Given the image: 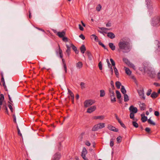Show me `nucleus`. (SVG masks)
<instances>
[{
  "instance_id": "1",
  "label": "nucleus",
  "mask_w": 160,
  "mask_h": 160,
  "mask_svg": "<svg viewBox=\"0 0 160 160\" xmlns=\"http://www.w3.org/2000/svg\"><path fill=\"white\" fill-rule=\"evenodd\" d=\"M118 50H122L124 53L129 52L131 49L129 43L126 40V38H122L118 43Z\"/></svg>"
},
{
  "instance_id": "2",
  "label": "nucleus",
  "mask_w": 160,
  "mask_h": 160,
  "mask_svg": "<svg viewBox=\"0 0 160 160\" xmlns=\"http://www.w3.org/2000/svg\"><path fill=\"white\" fill-rule=\"evenodd\" d=\"M152 23L154 26L158 27L160 26V17L154 18L152 20Z\"/></svg>"
},
{
  "instance_id": "3",
  "label": "nucleus",
  "mask_w": 160,
  "mask_h": 160,
  "mask_svg": "<svg viewBox=\"0 0 160 160\" xmlns=\"http://www.w3.org/2000/svg\"><path fill=\"white\" fill-rule=\"evenodd\" d=\"M105 127L104 123H100L94 126L92 129V131H97Z\"/></svg>"
},
{
  "instance_id": "4",
  "label": "nucleus",
  "mask_w": 160,
  "mask_h": 160,
  "mask_svg": "<svg viewBox=\"0 0 160 160\" xmlns=\"http://www.w3.org/2000/svg\"><path fill=\"white\" fill-rule=\"evenodd\" d=\"M95 102L94 100L88 99L85 101L84 103V106L85 108H87L92 105Z\"/></svg>"
},
{
  "instance_id": "5",
  "label": "nucleus",
  "mask_w": 160,
  "mask_h": 160,
  "mask_svg": "<svg viewBox=\"0 0 160 160\" xmlns=\"http://www.w3.org/2000/svg\"><path fill=\"white\" fill-rule=\"evenodd\" d=\"M87 153L88 152L86 148L85 147H83L82 151L81 156L84 160H88V158L86 157V155Z\"/></svg>"
},
{
  "instance_id": "6",
  "label": "nucleus",
  "mask_w": 160,
  "mask_h": 160,
  "mask_svg": "<svg viewBox=\"0 0 160 160\" xmlns=\"http://www.w3.org/2000/svg\"><path fill=\"white\" fill-rule=\"evenodd\" d=\"M123 61L129 67L135 69V66L133 64L131 63L128 59L126 58L123 59Z\"/></svg>"
},
{
  "instance_id": "7",
  "label": "nucleus",
  "mask_w": 160,
  "mask_h": 160,
  "mask_svg": "<svg viewBox=\"0 0 160 160\" xmlns=\"http://www.w3.org/2000/svg\"><path fill=\"white\" fill-rule=\"evenodd\" d=\"M138 92L140 98L144 100L145 98V97L144 95V90L143 88L139 90L138 91Z\"/></svg>"
},
{
  "instance_id": "8",
  "label": "nucleus",
  "mask_w": 160,
  "mask_h": 160,
  "mask_svg": "<svg viewBox=\"0 0 160 160\" xmlns=\"http://www.w3.org/2000/svg\"><path fill=\"white\" fill-rule=\"evenodd\" d=\"M129 110L130 112H132L134 113H136L138 111V109L136 107H134L133 105L131 106L129 108Z\"/></svg>"
},
{
  "instance_id": "9",
  "label": "nucleus",
  "mask_w": 160,
  "mask_h": 160,
  "mask_svg": "<svg viewBox=\"0 0 160 160\" xmlns=\"http://www.w3.org/2000/svg\"><path fill=\"white\" fill-rule=\"evenodd\" d=\"M96 109V106H93L88 108L87 112L89 113H91L95 111Z\"/></svg>"
},
{
  "instance_id": "10",
  "label": "nucleus",
  "mask_w": 160,
  "mask_h": 160,
  "mask_svg": "<svg viewBox=\"0 0 160 160\" xmlns=\"http://www.w3.org/2000/svg\"><path fill=\"white\" fill-rule=\"evenodd\" d=\"M58 49L56 50V52L57 54L59 53L60 57L62 59L63 58L62 51V49L60 48L59 44H58Z\"/></svg>"
},
{
  "instance_id": "11",
  "label": "nucleus",
  "mask_w": 160,
  "mask_h": 160,
  "mask_svg": "<svg viewBox=\"0 0 160 160\" xmlns=\"http://www.w3.org/2000/svg\"><path fill=\"white\" fill-rule=\"evenodd\" d=\"M61 156L60 153L58 152L55 154L53 156V158L52 160H59Z\"/></svg>"
},
{
  "instance_id": "12",
  "label": "nucleus",
  "mask_w": 160,
  "mask_h": 160,
  "mask_svg": "<svg viewBox=\"0 0 160 160\" xmlns=\"http://www.w3.org/2000/svg\"><path fill=\"white\" fill-rule=\"evenodd\" d=\"M147 2V7L149 9H152V3L151 0H146Z\"/></svg>"
},
{
  "instance_id": "13",
  "label": "nucleus",
  "mask_w": 160,
  "mask_h": 160,
  "mask_svg": "<svg viewBox=\"0 0 160 160\" xmlns=\"http://www.w3.org/2000/svg\"><path fill=\"white\" fill-rule=\"evenodd\" d=\"M138 103L139 105V107L140 110L142 111H143L146 109V105L145 104L142 102H139Z\"/></svg>"
},
{
  "instance_id": "14",
  "label": "nucleus",
  "mask_w": 160,
  "mask_h": 160,
  "mask_svg": "<svg viewBox=\"0 0 160 160\" xmlns=\"http://www.w3.org/2000/svg\"><path fill=\"white\" fill-rule=\"evenodd\" d=\"M108 128L109 130L113 131L118 132V128H116L115 127L110 125H108Z\"/></svg>"
},
{
  "instance_id": "15",
  "label": "nucleus",
  "mask_w": 160,
  "mask_h": 160,
  "mask_svg": "<svg viewBox=\"0 0 160 160\" xmlns=\"http://www.w3.org/2000/svg\"><path fill=\"white\" fill-rule=\"evenodd\" d=\"M148 75L151 78H153L155 77V73L154 71H149L148 72Z\"/></svg>"
},
{
  "instance_id": "16",
  "label": "nucleus",
  "mask_w": 160,
  "mask_h": 160,
  "mask_svg": "<svg viewBox=\"0 0 160 160\" xmlns=\"http://www.w3.org/2000/svg\"><path fill=\"white\" fill-rule=\"evenodd\" d=\"M2 109L3 110H5V112L6 113L8 114V111L7 106L6 103H5V104H2Z\"/></svg>"
},
{
  "instance_id": "17",
  "label": "nucleus",
  "mask_w": 160,
  "mask_h": 160,
  "mask_svg": "<svg viewBox=\"0 0 160 160\" xmlns=\"http://www.w3.org/2000/svg\"><path fill=\"white\" fill-rule=\"evenodd\" d=\"M111 97V100L112 102H114L116 101V98L115 97L114 92L113 93H111L109 94Z\"/></svg>"
},
{
  "instance_id": "18",
  "label": "nucleus",
  "mask_w": 160,
  "mask_h": 160,
  "mask_svg": "<svg viewBox=\"0 0 160 160\" xmlns=\"http://www.w3.org/2000/svg\"><path fill=\"white\" fill-rule=\"evenodd\" d=\"M105 118V116L103 115H100L98 116H94L92 118V119L96 120L98 119H99L100 120H103Z\"/></svg>"
},
{
  "instance_id": "19",
  "label": "nucleus",
  "mask_w": 160,
  "mask_h": 160,
  "mask_svg": "<svg viewBox=\"0 0 160 160\" xmlns=\"http://www.w3.org/2000/svg\"><path fill=\"white\" fill-rule=\"evenodd\" d=\"M4 99V95L2 94H0V110H1V105H2L3 101Z\"/></svg>"
},
{
  "instance_id": "20",
  "label": "nucleus",
  "mask_w": 160,
  "mask_h": 160,
  "mask_svg": "<svg viewBox=\"0 0 160 160\" xmlns=\"http://www.w3.org/2000/svg\"><path fill=\"white\" fill-rule=\"evenodd\" d=\"M65 34V32L62 31V32H58L57 33V35L60 38H62L63 37Z\"/></svg>"
},
{
  "instance_id": "21",
  "label": "nucleus",
  "mask_w": 160,
  "mask_h": 160,
  "mask_svg": "<svg viewBox=\"0 0 160 160\" xmlns=\"http://www.w3.org/2000/svg\"><path fill=\"white\" fill-rule=\"evenodd\" d=\"M66 46L67 48V49L66 50V52L67 53L68 56H69L71 53L70 47L67 45H66Z\"/></svg>"
},
{
  "instance_id": "22",
  "label": "nucleus",
  "mask_w": 160,
  "mask_h": 160,
  "mask_svg": "<svg viewBox=\"0 0 160 160\" xmlns=\"http://www.w3.org/2000/svg\"><path fill=\"white\" fill-rule=\"evenodd\" d=\"M107 36L111 39L114 38L115 37V35L112 32H108L107 34Z\"/></svg>"
},
{
  "instance_id": "23",
  "label": "nucleus",
  "mask_w": 160,
  "mask_h": 160,
  "mask_svg": "<svg viewBox=\"0 0 160 160\" xmlns=\"http://www.w3.org/2000/svg\"><path fill=\"white\" fill-rule=\"evenodd\" d=\"M8 107L10 109V111L12 112H13L14 110L12 107V106H13V104H11V102H8Z\"/></svg>"
},
{
  "instance_id": "24",
  "label": "nucleus",
  "mask_w": 160,
  "mask_h": 160,
  "mask_svg": "<svg viewBox=\"0 0 160 160\" xmlns=\"http://www.w3.org/2000/svg\"><path fill=\"white\" fill-rule=\"evenodd\" d=\"M86 53L87 54L88 56V59L90 60H92V56L91 54V53L89 51H87L86 52Z\"/></svg>"
},
{
  "instance_id": "25",
  "label": "nucleus",
  "mask_w": 160,
  "mask_h": 160,
  "mask_svg": "<svg viewBox=\"0 0 160 160\" xmlns=\"http://www.w3.org/2000/svg\"><path fill=\"white\" fill-rule=\"evenodd\" d=\"M71 46L72 49L75 52V53L76 54L78 53L79 52L77 50V48L76 47H75L74 45L72 44H71Z\"/></svg>"
},
{
  "instance_id": "26",
  "label": "nucleus",
  "mask_w": 160,
  "mask_h": 160,
  "mask_svg": "<svg viewBox=\"0 0 160 160\" xmlns=\"http://www.w3.org/2000/svg\"><path fill=\"white\" fill-rule=\"evenodd\" d=\"M83 64L82 62H79L76 64V67L77 68L80 69L82 67Z\"/></svg>"
},
{
  "instance_id": "27",
  "label": "nucleus",
  "mask_w": 160,
  "mask_h": 160,
  "mask_svg": "<svg viewBox=\"0 0 160 160\" xmlns=\"http://www.w3.org/2000/svg\"><path fill=\"white\" fill-rule=\"evenodd\" d=\"M80 49L81 52L82 53H84L86 50L84 45H82L80 48Z\"/></svg>"
},
{
  "instance_id": "28",
  "label": "nucleus",
  "mask_w": 160,
  "mask_h": 160,
  "mask_svg": "<svg viewBox=\"0 0 160 160\" xmlns=\"http://www.w3.org/2000/svg\"><path fill=\"white\" fill-rule=\"evenodd\" d=\"M109 46L112 50L114 51L115 49V46L114 45L113 43H109Z\"/></svg>"
},
{
  "instance_id": "29",
  "label": "nucleus",
  "mask_w": 160,
  "mask_h": 160,
  "mask_svg": "<svg viewBox=\"0 0 160 160\" xmlns=\"http://www.w3.org/2000/svg\"><path fill=\"white\" fill-rule=\"evenodd\" d=\"M158 96V94L155 92H153L151 94V97L154 98H156Z\"/></svg>"
},
{
  "instance_id": "30",
  "label": "nucleus",
  "mask_w": 160,
  "mask_h": 160,
  "mask_svg": "<svg viewBox=\"0 0 160 160\" xmlns=\"http://www.w3.org/2000/svg\"><path fill=\"white\" fill-rule=\"evenodd\" d=\"M113 69L117 77L118 78L119 76V73L118 70L116 67H113Z\"/></svg>"
},
{
  "instance_id": "31",
  "label": "nucleus",
  "mask_w": 160,
  "mask_h": 160,
  "mask_svg": "<svg viewBox=\"0 0 160 160\" xmlns=\"http://www.w3.org/2000/svg\"><path fill=\"white\" fill-rule=\"evenodd\" d=\"M116 92L117 98L119 99L121 97V95L120 92L118 90H116Z\"/></svg>"
},
{
  "instance_id": "32",
  "label": "nucleus",
  "mask_w": 160,
  "mask_h": 160,
  "mask_svg": "<svg viewBox=\"0 0 160 160\" xmlns=\"http://www.w3.org/2000/svg\"><path fill=\"white\" fill-rule=\"evenodd\" d=\"M124 98L125 102H127L129 100L128 96L126 94H124Z\"/></svg>"
},
{
  "instance_id": "33",
  "label": "nucleus",
  "mask_w": 160,
  "mask_h": 160,
  "mask_svg": "<svg viewBox=\"0 0 160 160\" xmlns=\"http://www.w3.org/2000/svg\"><path fill=\"white\" fill-rule=\"evenodd\" d=\"M125 68V70L126 73L128 75H130L131 74V72L130 69L127 68Z\"/></svg>"
},
{
  "instance_id": "34",
  "label": "nucleus",
  "mask_w": 160,
  "mask_h": 160,
  "mask_svg": "<svg viewBox=\"0 0 160 160\" xmlns=\"http://www.w3.org/2000/svg\"><path fill=\"white\" fill-rule=\"evenodd\" d=\"M100 97H103L105 95V91L103 90H100Z\"/></svg>"
},
{
  "instance_id": "35",
  "label": "nucleus",
  "mask_w": 160,
  "mask_h": 160,
  "mask_svg": "<svg viewBox=\"0 0 160 160\" xmlns=\"http://www.w3.org/2000/svg\"><path fill=\"white\" fill-rule=\"evenodd\" d=\"M121 92L124 94H125L126 92V91L124 87L123 86H122L121 87Z\"/></svg>"
},
{
  "instance_id": "36",
  "label": "nucleus",
  "mask_w": 160,
  "mask_h": 160,
  "mask_svg": "<svg viewBox=\"0 0 160 160\" xmlns=\"http://www.w3.org/2000/svg\"><path fill=\"white\" fill-rule=\"evenodd\" d=\"M116 87L118 89L120 88V86L121 85V84L119 81H117L115 83Z\"/></svg>"
},
{
  "instance_id": "37",
  "label": "nucleus",
  "mask_w": 160,
  "mask_h": 160,
  "mask_svg": "<svg viewBox=\"0 0 160 160\" xmlns=\"http://www.w3.org/2000/svg\"><path fill=\"white\" fill-rule=\"evenodd\" d=\"M122 138L121 136H119L117 138V141L118 143H119L121 142Z\"/></svg>"
},
{
  "instance_id": "38",
  "label": "nucleus",
  "mask_w": 160,
  "mask_h": 160,
  "mask_svg": "<svg viewBox=\"0 0 160 160\" xmlns=\"http://www.w3.org/2000/svg\"><path fill=\"white\" fill-rule=\"evenodd\" d=\"M142 122H144L146 121L147 120L148 121V118L146 116H143L142 117L141 119Z\"/></svg>"
},
{
  "instance_id": "39",
  "label": "nucleus",
  "mask_w": 160,
  "mask_h": 160,
  "mask_svg": "<svg viewBox=\"0 0 160 160\" xmlns=\"http://www.w3.org/2000/svg\"><path fill=\"white\" fill-rule=\"evenodd\" d=\"M148 122L149 124H152L153 125H156L155 123L152 121L151 120L150 118H149L148 120Z\"/></svg>"
},
{
  "instance_id": "40",
  "label": "nucleus",
  "mask_w": 160,
  "mask_h": 160,
  "mask_svg": "<svg viewBox=\"0 0 160 160\" xmlns=\"http://www.w3.org/2000/svg\"><path fill=\"white\" fill-rule=\"evenodd\" d=\"M132 124L133 126L136 128H137L138 127V123L135 121H133L132 122Z\"/></svg>"
},
{
  "instance_id": "41",
  "label": "nucleus",
  "mask_w": 160,
  "mask_h": 160,
  "mask_svg": "<svg viewBox=\"0 0 160 160\" xmlns=\"http://www.w3.org/2000/svg\"><path fill=\"white\" fill-rule=\"evenodd\" d=\"M98 44L99 45L101 46L102 47L104 48V49H107V50L108 49H107V48L101 42H98Z\"/></svg>"
},
{
  "instance_id": "42",
  "label": "nucleus",
  "mask_w": 160,
  "mask_h": 160,
  "mask_svg": "<svg viewBox=\"0 0 160 160\" xmlns=\"http://www.w3.org/2000/svg\"><path fill=\"white\" fill-rule=\"evenodd\" d=\"M118 122L120 123V124L122 127H123L125 128H126L124 124L121 121V120L118 121Z\"/></svg>"
},
{
  "instance_id": "43",
  "label": "nucleus",
  "mask_w": 160,
  "mask_h": 160,
  "mask_svg": "<svg viewBox=\"0 0 160 160\" xmlns=\"http://www.w3.org/2000/svg\"><path fill=\"white\" fill-rule=\"evenodd\" d=\"M68 92L69 93V94L70 95V96L71 97V98L72 97V98H73V97H74V94L69 89H68Z\"/></svg>"
},
{
  "instance_id": "44",
  "label": "nucleus",
  "mask_w": 160,
  "mask_h": 160,
  "mask_svg": "<svg viewBox=\"0 0 160 160\" xmlns=\"http://www.w3.org/2000/svg\"><path fill=\"white\" fill-rule=\"evenodd\" d=\"M80 85L81 87V88H82V89H83L85 88V83L84 82H81L80 84Z\"/></svg>"
},
{
  "instance_id": "45",
  "label": "nucleus",
  "mask_w": 160,
  "mask_h": 160,
  "mask_svg": "<svg viewBox=\"0 0 160 160\" xmlns=\"http://www.w3.org/2000/svg\"><path fill=\"white\" fill-rule=\"evenodd\" d=\"M110 61L111 63L112 66H113V67H115V63L113 60L111 58L110 59Z\"/></svg>"
},
{
  "instance_id": "46",
  "label": "nucleus",
  "mask_w": 160,
  "mask_h": 160,
  "mask_svg": "<svg viewBox=\"0 0 160 160\" xmlns=\"http://www.w3.org/2000/svg\"><path fill=\"white\" fill-rule=\"evenodd\" d=\"M98 66L99 68V69L100 70H102V64L101 62H99L98 64Z\"/></svg>"
},
{
  "instance_id": "47",
  "label": "nucleus",
  "mask_w": 160,
  "mask_h": 160,
  "mask_svg": "<svg viewBox=\"0 0 160 160\" xmlns=\"http://www.w3.org/2000/svg\"><path fill=\"white\" fill-rule=\"evenodd\" d=\"M145 131L148 134H151V130L149 128H146L145 129Z\"/></svg>"
},
{
  "instance_id": "48",
  "label": "nucleus",
  "mask_w": 160,
  "mask_h": 160,
  "mask_svg": "<svg viewBox=\"0 0 160 160\" xmlns=\"http://www.w3.org/2000/svg\"><path fill=\"white\" fill-rule=\"evenodd\" d=\"M17 130H18V135H20L21 137H22V135L20 132V130L19 129V128L18 126H17Z\"/></svg>"
},
{
  "instance_id": "49",
  "label": "nucleus",
  "mask_w": 160,
  "mask_h": 160,
  "mask_svg": "<svg viewBox=\"0 0 160 160\" xmlns=\"http://www.w3.org/2000/svg\"><path fill=\"white\" fill-rule=\"evenodd\" d=\"M134 113L130 112V118L131 119H132L133 120H134Z\"/></svg>"
},
{
  "instance_id": "50",
  "label": "nucleus",
  "mask_w": 160,
  "mask_h": 160,
  "mask_svg": "<svg viewBox=\"0 0 160 160\" xmlns=\"http://www.w3.org/2000/svg\"><path fill=\"white\" fill-rule=\"evenodd\" d=\"M114 145V142L112 139H111L110 140V146L111 147L113 146Z\"/></svg>"
},
{
  "instance_id": "51",
  "label": "nucleus",
  "mask_w": 160,
  "mask_h": 160,
  "mask_svg": "<svg viewBox=\"0 0 160 160\" xmlns=\"http://www.w3.org/2000/svg\"><path fill=\"white\" fill-rule=\"evenodd\" d=\"M101 6L100 4L98 5V6L96 8V10L98 11H100L101 9Z\"/></svg>"
},
{
  "instance_id": "52",
  "label": "nucleus",
  "mask_w": 160,
  "mask_h": 160,
  "mask_svg": "<svg viewBox=\"0 0 160 160\" xmlns=\"http://www.w3.org/2000/svg\"><path fill=\"white\" fill-rule=\"evenodd\" d=\"M91 37H92V38H94V40L95 41H97V40H98V37L96 36L94 34L92 35H91Z\"/></svg>"
},
{
  "instance_id": "53",
  "label": "nucleus",
  "mask_w": 160,
  "mask_h": 160,
  "mask_svg": "<svg viewBox=\"0 0 160 160\" xmlns=\"http://www.w3.org/2000/svg\"><path fill=\"white\" fill-rule=\"evenodd\" d=\"M12 117L13 118V122L15 123L16 124H17L16 122V116L14 114L12 115Z\"/></svg>"
},
{
  "instance_id": "54",
  "label": "nucleus",
  "mask_w": 160,
  "mask_h": 160,
  "mask_svg": "<svg viewBox=\"0 0 160 160\" xmlns=\"http://www.w3.org/2000/svg\"><path fill=\"white\" fill-rule=\"evenodd\" d=\"M111 84V88L112 89H115L114 85V83L112 81H111L110 82Z\"/></svg>"
},
{
  "instance_id": "55",
  "label": "nucleus",
  "mask_w": 160,
  "mask_h": 160,
  "mask_svg": "<svg viewBox=\"0 0 160 160\" xmlns=\"http://www.w3.org/2000/svg\"><path fill=\"white\" fill-rule=\"evenodd\" d=\"M152 90L151 89H149L148 90V92H147L146 94L147 96H149L151 93Z\"/></svg>"
},
{
  "instance_id": "56",
  "label": "nucleus",
  "mask_w": 160,
  "mask_h": 160,
  "mask_svg": "<svg viewBox=\"0 0 160 160\" xmlns=\"http://www.w3.org/2000/svg\"><path fill=\"white\" fill-rule=\"evenodd\" d=\"M8 96L9 100V101H8V102H9L10 103L11 102V104H12L13 101L12 100L9 94H8Z\"/></svg>"
},
{
  "instance_id": "57",
  "label": "nucleus",
  "mask_w": 160,
  "mask_h": 160,
  "mask_svg": "<svg viewBox=\"0 0 160 160\" xmlns=\"http://www.w3.org/2000/svg\"><path fill=\"white\" fill-rule=\"evenodd\" d=\"M62 39L63 41L64 42H67L68 41V38L66 37H64L62 38Z\"/></svg>"
},
{
  "instance_id": "58",
  "label": "nucleus",
  "mask_w": 160,
  "mask_h": 160,
  "mask_svg": "<svg viewBox=\"0 0 160 160\" xmlns=\"http://www.w3.org/2000/svg\"><path fill=\"white\" fill-rule=\"evenodd\" d=\"M113 90L114 89H112V88H109V94L114 93Z\"/></svg>"
},
{
  "instance_id": "59",
  "label": "nucleus",
  "mask_w": 160,
  "mask_h": 160,
  "mask_svg": "<svg viewBox=\"0 0 160 160\" xmlns=\"http://www.w3.org/2000/svg\"><path fill=\"white\" fill-rule=\"evenodd\" d=\"M85 144L87 146H89L91 145L90 143L88 141H86L85 142Z\"/></svg>"
},
{
  "instance_id": "60",
  "label": "nucleus",
  "mask_w": 160,
  "mask_h": 160,
  "mask_svg": "<svg viewBox=\"0 0 160 160\" xmlns=\"http://www.w3.org/2000/svg\"><path fill=\"white\" fill-rule=\"evenodd\" d=\"M79 37L83 40L85 39L84 36L82 34H81L79 36Z\"/></svg>"
},
{
  "instance_id": "61",
  "label": "nucleus",
  "mask_w": 160,
  "mask_h": 160,
  "mask_svg": "<svg viewBox=\"0 0 160 160\" xmlns=\"http://www.w3.org/2000/svg\"><path fill=\"white\" fill-rule=\"evenodd\" d=\"M63 68H64L65 73H67V68L66 65V64H64L63 65Z\"/></svg>"
},
{
  "instance_id": "62",
  "label": "nucleus",
  "mask_w": 160,
  "mask_h": 160,
  "mask_svg": "<svg viewBox=\"0 0 160 160\" xmlns=\"http://www.w3.org/2000/svg\"><path fill=\"white\" fill-rule=\"evenodd\" d=\"M154 115L156 116H158L159 115V113L158 111H156L154 112Z\"/></svg>"
},
{
  "instance_id": "63",
  "label": "nucleus",
  "mask_w": 160,
  "mask_h": 160,
  "mask_svg": "<svg viewBox=\"0 0 160 160\" xmlns=\"http://www.w3.org/2000/svg\"><path fill=\"white\" fill-rule=\"evenodd\" d=\"M3 86L5 90L7 91L8 89L7 88L6 85H5V83H3Z\"/></svg>"
},
{
  "instance_id": "64",
  "label": "nucleus",
  "mask_w": 160,
  "mask_h": 160,
  "mask_svg": "<svg viewBox=\"0 0 160 160\" xmlns=\"http://www.w3.org/2000/svg\"><path fill=\"white\" fill-rule=\"evenodd\" d=\"M79 28L80 30H81V31L83 30V29H84L82 27V26L80 24L79 25Z\"/></svg>"
}]
</instances>
